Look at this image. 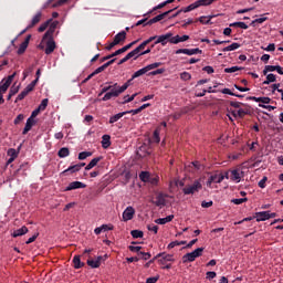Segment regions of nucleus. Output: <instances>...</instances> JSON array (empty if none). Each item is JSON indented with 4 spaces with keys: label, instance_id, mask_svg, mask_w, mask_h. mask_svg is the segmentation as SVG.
Returning <instances> with one entry per match:
<instances>
[{
    "label": "nucleus",
    "instance_id": "423d86ee",
    "mask_svg": "<svg viewBox=\"0 0 283 283\" xmlns=\"http://www.w3.org/2000/svg\"><path fill=\"white\" fill-rule=\"evenodd\" d=\"M200 189H202V184H200V180H196L192 185L184 188V193L185 196H191V193H196Z\"/></svg>",
    "mask_w": 283,
    "mask_h": 283
},
{
    "label": "nucleus",
    "instance_id": "0e129e2a",
    "mask_svg": "<svg viewBox=\"0 0 283 283\" xmlns=\"http://www.w3.org/2000/svg\"><path fill=\"white\" fill-rule=\"evenodd\" d=\"M269 18L264 17V15H261V18L259 19H255L252 21V25L255 24V23H264V21H266Z\"/></svg>",
    "mask_w": 283,
    "mask_h": 283
},
{
    "label": "nucleus",
    "instance_id": "680f3d73",
    "mask_svg": "<svg viewBox=\"0 0 283 283\" xmlns=\"http://www.w3.org/2000/svg\"><path fill=\"white\" fill-rule=\"evenodd\" d=\"M247 198H240V199H232L231 202H233V205H242L244 202H247Z\"/></svg>",
    "mask_w": 283,
    "mask_h": 283
},
{
    "label": "nucleus",
    "instance_id": "7ed1b4c3",
    "mask_svg": "<svg viewBox=\"0 0 283 283\" xmlns=\"http://www.w3.org/2000/svg\"><path fill=\"white\" fill-rule=\"evenodd\" d=\"M242 178H244V172L239 169H232L229 170L228 172H226V179L227 180H231L232 182H235L238 185V182H241Z\"/></svg>",
    "mask_w": 283,
    "mask_h": 283
},
{
    "label": "nucleus",
    "instance_id": "de8ad7c7",
    "mask_svg": "<svg viewBox=\"0 0 283 283\" xmlns=\"http://www.w3.org/2000/svg\"><path fill=\"white\" fill-rule=\"evenodd\" d=\"M136 96H138V93H135V94H133L132 96L125 95L123 103H124V104H125V103H132V101H134V99L136 98Z\"/></svg>",
    "mask_w": 283,
    "mask_h": 283
},
{
    "label": "nucleus",
    "instance_id": "774afa93",
    "mask_svg": "<svg viewBox=\"0 0 283 283\" xmlns=\"http://www.w3.org/2000/svg\"><path fill=\"white\" fill-rule=\"evenodd\" d=\"M156 282H158V276L148 277L146 280V283H156Z\"/></svg>",
    "mask_w": 283,
    "mask_h": 283
},
{
    "label": "nucleus",
    "instance_id": "6e6552de",
    "mask_svg": "<svg viewBox=\"0 0 283 283\" xmlns=\"http://www.w3.org/2000/svg\"><path fill=\"white\" fill-rule=\"evenodd\" d=\"M134 216H136V209H134L132 206H128L124 210L122 218L124 222H129V220H134Z\"/></svg>",
    "mask_w": 283,
    "mask_h": 283
},
{
    "label": "nucleus",
    "instance_id": "6ab92c4d",
    "mask_svg": "<svg viewBox=\"0 0 283 283\" xmlns=\"http://www.w3.org/2000/svg\"><path fill=\"white\" fill-rule=\"evenodd\" d=\"M34 125H36V120L33 119L32 117H29L27 119V123H25L22 134H24V135L28 134V132H30V129H32V127H34Z\"/></svg>",
    "mask_w": 283,
    "mask_h": 283
},
{
    "label": "nucleus",
    "instance_id": "a19ab883",
    "mask_svg": "<svg viewBox=\"0 0 283 283\" xmlns=\"http://www.w3.org/2000/svg\"><path fill=\"white\" fill-rule=\"evenodd\" d=\"M198 9V3L195 1L193 3H191L190 6L180 9V12H191L192 10Z\"/></svg>",
    "mask_w": 283,
    "mask_h": 283
},
{
    "label": "nucleus",
    "instance_id": "37998d69",
    "mask_svg": "<svg viewBox=\"0 0 283 283\" xmlns=\"http://www.w3.org/2000/svg\"><path fill=\"white\" fill-rule=\"evenodd\" d=\"M216 0H197V8H200L202 6H211Z\"/></svg>",
    "mask_w": 283,
    "mask_h": 283
},
{
    "label": "nucleus",
    "instance_id": "6e6d98bb",
    "mask_svg": "<svg viewBox=\"0 0 283 283\" xmlns=\"http://www.w3.org/2000/svg\"><path fill=\"white\" fill-rule=\"evenodd\" d=\"M48 98L42 99L41 104L39 105L38 109H40V112H44V109L48 107Z\"/></svg>",
    "mask_w": 283,
    "mask_h": 283
},
{
    "label": "nucleus",
    "instance_id": "a211bd4d",
    "mask_svg": "<svg viewBox=\"0 0 283 283\" xmlns=\"http://www.w3.org/2000/svg\"><path fill=\"white\" fill-rule=\"evenodd\" d=\"M150 151H149V146L147 145H142L139 147V149L137 150V155L139 156V158H145V156H149Z\"/></svg>",
    "mask_w": 283,
    "mask_h": 283
},
{
    "label": "nucleus",
    "instance_id": "f8f14e48",
    "mask_svg": "<svg viewBox=\"0 0 283 283\" xmlns=\"http://www.w3.org/2000/svg\"><path fill=\"white\" fill-rule=\"evenodd\" d=\"M269 72H277V74L283 76V69L280 65H265V67L263 70L264 76H266V74H269Z\"/></svg>",
    "mask_w": 283,
    "mask_h": 283
},
{
    "label": "nucleus",
    "instance_id": "58836bf2",
    "mask_svg": "<svg viewBox=\"0 0 283 283\" xmlns=\"http://www.w3.org/2000/svg\"><path fill=\"white\" fill-rule=\"evenodd\" d=\"M163 128V126H159L156 128V130L154 132L153 135V140L154 143H160V129Z\"/></svg>",
    "mask_w": 283,
    "mask_h": 283
},
{
    "label": "nucleus",
    "instance_id": "a18cd8bd",
    "mask_svg": "<svg viewBox=\"0 0 283 283\" xmlns=\"http://www.w3.org/2000/svg\"><path fill=\"white\" fill-rule=\"evenodd\" d=\"M92 156V151H82L78 154V160H85Z\"/></svg>",
    "mask_w": 283,
    "mask_h": 283
},
{
    "label": "nucleus",
    "instance_id": "f03ea898",
    "mask_svg": "<svg viewBox=\"0 0 283 283\" xmlns=\"http://www.w3.org/2000/svg\"><path fill=\"white\" fill-rule=\"evenodd\" d=\"M139 180H142V182H148V185L156 187V185H158L160 180V177L158 175H151L148 171H142L139 174Z\"/></svg>",
    "mask_w": 283,
    "mask_h": 283
},
{
    "label": "nucleus",
    "instance_id": "79ce46f5",
    "mask_svg": "<svg viewBox=\"0 0 283 283\" xmlns=\"http://www.w3.org/2000/svg\"><path fill=\"white\" fill-rule=\"evenodd\" d=\"M74 269H81L83 266V262H81V256L75 255L73 259Z\"/></svg>",
    "mask_w": 283,
    "mask_h": 283
},
{
    "label": "nucleus",
    "instance_id": "dca6fc26",
    "mask_svg": "<svg viewBox=\"0 0 283 283\" xmlns=\"http://www.w3.org/2000/svg\"><path fill=\"white\" fill-rule=\"evenodd\" d=\"M185 41H189V35H172V39H170V43L172 45H178V43H185Z\"/></svg>",
    "mask_w": 283,
    "mask_h": 283
},
{
    "label": "nucleus",
    "instance_id": "c9c22d12",
    "mask_svg": "<svg viewBox=\"0 0 283 283\" xmlns=\"http://www.w3.org/2000/svg\"><path fill=\"white\" fill-rule=\"evenodd\" d=\"M59 158H67L70 156V148L63 147L57 153Z\"/></svg>",
    "mask_w": 283,
    "mask_h": 283
},
{
    "label": "nucleus",
    "instance_id": "ddd939ff",
    "mask_svg": "<svg viewBox=\"0 0 283 283\" xmlns=\"http://www.w3.org/2000/svg\"><path fill=\"white\" fill-rule=\"evenodd\" d=\"M156 258H160L158 260L159 264L165 265L167 262H174V254L159 253Z\"/></svg>",
    "mask_w": 283,
    "mask_h": 283
},
{
    "label": "nucleus",
    "instance_id": "c03bdc74",
    "mask_svg": "<svg viewBox=\"0 0 283 283\" xmlns=\"http://www.w3.org/2000/svg\"><path fill=\"white\" fill-rule=\"evenodd\" d=\"M67 171H70L71 174H76V171H81V166H78V164L71 166L66 170H64L65 174H67Z\"/></svg>",
    "mask_w": 283,
    "mask_h": 283
},
{
    "label": "nucleus",
    "instance_id": "13d9d810",
    "mask_svg": "<svg viewBox=\"0 0 283 283\" xmlns=\"http://www.w3.org/2000/svg\"><path fill=\"white\" fill-rule=\"evenodd\" d=\"M170 12H174V9L168 10V11L161 13V14L156 15L157 21H163V19H165L167 17V14H169Z\"/></svg>",
    "mask_w": 283,
    "mask_h": 283
},
{
    "label": "nucleus",
    "instance_id": "338daca9",
    "mask_svg": "<svg viewBox=\"0 0 283 283\" xmlns=\"http://www.w3.org/2000/svg\"><path fill=\"white\" fill-rule=\"evenodd\" d=\"M23 118H25V116L23 114H19L14 119V125H19V123H21Z\"/></svg>",
    "mask_w": 283,
    "mask_h": 283
},
{
    "label": "nucleus",
    "instance_id": "1a4fd4ad",
    "mask_svg": "<svg viewBox=\"0 0 283 283\" xmlns=\"http://www.w3.org/2000/svg\"><path fill=\"white\" fill-rule=\"evenodd\" d=\"M172 36H174V33L171 32L159 35L155 41V45H158V43H160L161 45H167V43H171Z\"/></svg>",
    "mask_w": 283,
    "mask_h": 283
},
{
    "label": "nucleus",
    "instance_id": "393cba45",
    "mask_svg": "<svg viewBox=\"0 0 283 283\" xmlns=\"http://www.w3.org/2000/svg\"><path fill=\"white\" fill-rule=\"evenodd\" d=\"M147 45H149V43L147 42V40H145L139 46H137L136 49L133 50L136 59H138V56H140V51L145 50V48H147Z\"/></svg>",
    "mask_w": 283,
    "mask_h": 283
},
{
    "label": "nucleus",
    "instance_id": "b1692460",
    "mask_svg": "<svg viewBox=\"0 0 283 283\" xmlns=\"http://www.w3.org/2000/svg\"><path fill=\"white\" fill-rule=\"evenodd\" d=\"M42 13L39 11L31 20V23L27 27V30H30V28H34L36 23L41 21Z\"/></svg>",
    "mask_w": 283,
    "mask_h": 283
},
{
    "label": "nucleus",
    "instance_id": "2f4dec72",
    "mask_svg": "<svg viewBox=\"0 0 283 283\" xmlns=\"http://www.w3.org/2000/svg\"><path fill=\"white\" fill-rule=\"evenodd\" d=\"M240 49V43L233 42L232 44L226 46L222 49V52H233L235 50Z\"/></svg>",
    "mask_w": 283,
    "mask_h": 283
},
{
    "label": "nucleus",
    "instance_id": "bf43d9fd",
    "mask_svg": "<svg viewBox=\"0 0 283 283\" xmlns=\"http://www.w3.org/2000/svg\"><path fill=\"white\" fill-rule=\"evenodd\" d=\"M105 70H107V64H103L102 66L97 67L93 74H101V72H105Z\"/></svg>",
    "mask_w": 283,
    "mask_h": 283
},
{
    "label": "nucleus",
    "instance_id": "f3484780",
    "mask_svg": "<svg viewBox=\"0 0 283 283\" xmlns=\"http://www.w3.org/2000/svg\"><path fill=\"white\" fill-rule=\"evenodd\" d=\"M103 260V256H97L95 259H90L87 260V264L88 266H91V269H98V266H101V261Z\"/></svg>",
    "mask_w": 283,
    "mask_h": 283
},
{
    "label": "nucleus",
    "instance_id": "0eeeda50",
    "mask_svg": "<svg viewBox=\"0 0 283 283\" xmlns=\"http://www.w3.org/2000/svg\"><path fill=\"white\" fill-rule=\"evenodd\" d=\"M224 178H227V174H214L212 176L209 177L208 181H207V187L211 188V185H213V182L216 185H220V182H222V180H224Z\"/></svg>",
    "mask_w": 283,
    "mask_h": 283
},
{
    "label": "nucleus",
    "instance_id": "052dcab7",
    "mask_svg": "<svg viewBox=\"0 0 283 283\" xmlns=\"http://www.w3.org/2000/svg\"><path fill=\"white\" fill-rule=\"evenodd\" d=\"M158 74H165V69H157L149 73L150 76H158Z\"/></svg>",
    "mask_w": 283,
    "mask_h": 283
},
{
    "label": "nucleus",
    "instance_id": "2eb2a0df",
    "mask_svg": "<svg viewBox=\"0 0 283 283\" xmlns=\"http://www.w3.org/2000/svg\"><path fill=\"white\" fill-rule=\"evenodd\" d=\"M56 50V42H54V39L49 38L46 41V48L44 50L45 54H52Z\"/></svg>",
    "mask_w": 283,
    "mask_h": 283
},
{
    "label": "nucleus",
    "instance_id": "4468645a",
    "mask_svg": "<svg viewBox=\"0 0 283 283\" xmlns=\"http://www.w3.org/2000/svg\"><path fill=\"white\" fill-rule=\"evenodd\" d=\"M87 185L81 182V181H72L69 184V186L65 188V191H74V189H85Z\"/></svg>",
    "mask_w": 283,
    "mask_h": 283
},
{
    "label": "nucleus",
    "instance_id": "9d476101",
    "mask_svg": "<svg viewBox=\"0 0 283 283\" xmlns=\"http://www.w3.org/2000/svg\"><path fill=\"white\" fill-rule=\"evenodd\" d=\"M57 27H59V21H53L51 23L49 30L43 35L42 43H45V41H48V38H52Z\"/></svg>",
    "mask_w": 283,
    "mask_h": 283
},
{
    "label": "nucleus",
    "instance_id": "9b49d317",
    "mask_svg": "<svg viewBox=\"0 0 283 283\" xmlns=\"http://www.w3.org/2000/svg\"><path fill=\"white\" fill-rule=\"evenodd\" d=\"M175 54H187L188 56H193V54H202L200 49H178Z\"/></svg>",
    "mask_w": 283,
    "mask_h": 283
},
{
    "label": "nucleus",
    "instance_id": "4be33fe9",
    "mask_svg": "<svg viewBox=\"0 0 283 283\" xmlns=\"http://www.w3.org/2000/svg\"><path fill=\"white\" fill-rule=\"evenodd\" d=\"M126 36H127V33L125 31L117 33L113 40V45H118V43H122V41H125Z\"/></svg>",
    "mask_w": 283,
    "mask_h": 283
},
{
    "label": "nucleus",
    "instance_id": "5fc2aeb1",
    "mask_svg": "<svg viewBox=\"0 0 283 283\" xmlns=\"http://www.w3.org/2000/svg\"><path fill=\"white\" fill-rule=\"evenodd\" d=\"M160 65H163V62H155L146 65V67H148V72H150V70H156V67H160Z\"/></svg>",
    "mask_w": 283,
    "mask_h": 283
},
{
    "label": "nucleus",
    "instance_id": "603ef678",
    "mask_svg": "<svg viewBox=\"0 0 283 283\" xmlns=\"http://www.w3.org/2000/svg\"><path fill=\"white\" fill-rule=\"evenodd\" d=\"M181 81H191V73L189 72H182L180 73Z\"/></svg>",
    "mask_w": 283,
    "mask_h": 283
},
{
    "label": "nucleus",
    "instance_id": "c85d7f7f",
    "mask_svg": "<svg viewBox=\"0 0 283 283\" xmlns=\"http://www.w3.org/2000/svg\"><path fill=\"white\" fill-rule=\"evenodd\" d=\"M171 220H174V214H169L168 217L156 219L155 222L156 224H167V222H171Z\"/></svg>",
    "mask_w": 283,
    "mask_h": 283
},
{
    "label": "nucleus",
    "instance_id": "e433bc0d",
    "mask_svg": "<svg viewBox=\"0 0 283 283\" xmlns=\"http://www.w3.org/2000/svg\"><path fill=\"white\" fill-rule=\"evenodd\" d=\"M233 118H243V116H247V111L240 108L239 111L232 112Z\"/></svg>",
    "mask_w": 283,
    "mask_h": 283
},
{
    "label": "nucleus",
    "instance_id": "8fccbe9b",
    "mask_svg": "<svg viewBox=\"0 0 283 283\" xmlns=\"http://www.w3.org/2000/svg\"><path fill=\"white\" fill-rule=\"evenodd\" d=\"M130 235H132L133 238H135V239H138V238H143L144 233H143V231H140V230H133V231L130 232Z\"/></svg>",
    "mask_w": 283,
    "mask_h": 283
},
{
    "label": "nucleus",
    "instance_id": "aec40b11",
    "mask_svg": "<svg viewBox=\"0 0 283 283\" xmlns=\"http://www.w3.org/2000/svg\"><path fill=\"white\" fill-rule=\"evenodd\" d=\"M254 218L256 222H264L269 220V211L256 212Z\"/></svg>",
    "mask_w": 283,
    "mask_h": 283
},
{
    "label": "nucleus",
    "instance_id": "5701e85b",
    "mask_svg": "<svg viewBox=\"0 0 283 283\" xmlns=\"http://www.w3.org/2000/svg\"><path fill=\"white\" fill-rule=\"evenodd\" d=\"M101 160H103V157L93 158L90 161V164L85 167V171H90L91 169H94V167H96L98 163H101Z\"/></svg>",
    "mask_w": 283,
    "mask_h": 283
},
{
    "label": "nucleus",
    "instance_id": "cd10ccee",
    "mask_svg": "<svg viewBox=\"0 0 283 283\" xmlns=\"http://www.w3.org/2000/svg\"><path fill=\"white\" fill-rule=\"evenodd\" d=\"M147 72H149V69H148L147 66H145V67H143V69L136 71V72L133 74L130 81H134V78H138V76H143L144 74H147Z\"/></svg>",
    "mask_w": 283,
    "mask_h": 283
},
{
    "label": "nucleus",
    "instance_id": "e2e57ef3",
    "mask_svg": "<svg viewBox=\"0 0 283 283\" xmlns=\"http://www.w3.org/2000/svg\"><path fill=\"white\" fill-rule=\"evenodd\" d=\"M101 228H102V231H114L113 224H102Z\"/></svg>",
    "mask_w": 283,
    "mask_h": 283
},
{
    "label": "nucleus",
    "instance_id": "f257e3e1",
    "mask_svg": "<svg viewBox=\"0 0 283 283\" xmlns=\"http://www.w3.org/2000/svg\"><path fill=\"white\" fill-rule=\"evenodd\" d=\"M129 85H132V80H128L124 85L118 86V83H115L112 88L103 96L102 101H112V98H118L123 92H125Z\"/></svg>",
    "mask_w": 283,
    "mask_h": 283
},
{
    "label": "nucleus",
    "instance_id": "f704fd0d",
    "mask_svg": "<svg viewBox=\"0 0 283 283\" xmlns=\"http://www.w3.org/2000/svg\"><path fill=\"white\" fill-rule=\"evenodd\" d=\"M211 19H213V15H202L198 19V22L202 23L203 25H209V23H211Z\"/></svg>",
    "mask_w": 283,
    "mask_h": 283
},
{
    "label": "nucleus",
    "instance_id": "49530a36",
    "mask_svg": "<svg viewBox=\"0 0 283 283\" xmlns=\"http://www.w3.org/2000/svg\"><path fill=\"white\" fill-rule=\"evenodd\" d=\"M224 72H226V74H233L235 72H240V67H238V66L227 67V69H224Z\"/></svg>",
    "mask_w": 283,
    "mask_h": 283
},
{
    "label": "nucleus",
    "instance_id": "4c0bfd02",
    "mask_svg": "<svg viewBox=\"0 0 283 283\" xmlns=\"http://www.w3.org/2000/svg\"><path fill=\"white\" fill-rule=\"evenodd\" d=\"M230 28H241V30H249V25L244 22L230 23Z\"/></svg>",
    "mask_w": 283,
    "mask_h": 283
},
{
    "label": "nucleus",
    "instance_id": "7c9ffc66",
    "mask_svg": "<svg viewBox=\"0 0 283 283\" xmlns=\"http://www.w3.org/2000/svg\"><path fill=\"white\" fill-rule=\"evenodd\" d=\"M126 114H127V112H122V113L111 116V118H109L111 125H113V123H118V120H120V118H123V116H125Z\"/></svg>",
    "mask_w": 283,
    "mask_h": 283
},
{
    "label": "nucleus",
    "instance_id": "864d4df0",
    "mask_svg": "<svg viewBox=\"0 0 283 283\" xmlns=\"http://www.w3.org/2000/svg\"><path fill=\"white\" fill-rule=\"evenodd\" d=\"M8 156H10V158L17 159V157L19 156V153L17 151V149L10 148L8 150Z\"/></svg>",
    "mask_w": 283,
    "mask_h": 283
},
{
    "label": "nucleus",
    "instance_id": "09e8293b",
    "mask_svg": "<svg viewBox=\"0 0 283 283\" xmlns=\"http://www.w3.org/2000/svg\"><path fill=\"white\" fill-rule=\"evenodd\" d=\"M52 22V20H49L44 23H42L39 29H38V32H45V30H48V25H50V23Z\"/></svg>",
    "mask_w": 283,
    "mask_h": 283
},
{
    "label": "nucleus",
    "instance_id": "39448f33",
    "mask_svg": "<svg viewBox=\"0 0 283 283\" xmlns=\"http://www.w3.org/2000/svg\"><path fill=\"white\" fill-rule=\"evenodd\" d=\"M14 76H17V73H13L12 75H9L0 82V94L3 96L6 92L10 88V85H12V82L14 81Z\"/></svg>",
    "mask_w": 283,
    "mask_h": 283
},
{
    "label": "nucleus",
    "instance_id": "a878e982",
    "mask_svg": "<svg viewBox=\"0 0 283 283\" xmlns=\"http://www.w3.org/2000/svg\"><path fill=\"white\" fill-rule=\"evenodd\" d=\"M28 227L23 226L22 228L15 230L13 233H12V238H19L21 235H25V233H28Z\"/></svg>",
    "mask_w": 283,
    "mask_h": 283
},
{
    "label": "nucleus",
    "instance_id": "412c9836",
    "mask_svg": "<svg viewBox=\"0 0 283 283\" xmlns=\"http://www.w3.org/2000/svg\"><path fill=\"white\" fill-rule=\"evenodd\" d=\"M167 197L163 193L157 195L156 200H155V205L156 207H165V205H167Z\"/></svg>",
    "mask_w": 283,
    "mask_h": 283
},
{
    "label": "nucleus",
    "instance_id": "72a5a7b5",
    "mask_svg": "<svg viewBox=\"0 0 283 283\" xmlns=\"http://www.w3.org/2000/svg\"><path fill=\"white\" fill-rule=\"evenodd\" d=\"M109 140H111L109 135H103V137H102V147L104 149H107V147H109L112 145V143Z\"/></svg>",
    "mask_w": 283,
    "mask_h": 283
},
{
    "label": "nucleus",
    "instance_id": "69168bd1",
    "mask_svg": "<svg viewBox=\"0 0 283 283\" xmlns=\"http://www.w3.org/2000/svg\"><path fill=\"white\" fill-rule=\"evenodd\" d=\"M148 231H153V233H158V226L156 224H148Z\"/></svg>",
    "mask_w": 283,
    "mask_h": 283
},
{
    "label": "nucleus",
    "instance_id": "20e7f679",
    "mask_svg": "<svg viewBox=\"0 0 283 283\" xmlns=\"http://www.w3.org/2000/svg\"><path fill=\"white\" fill-rule=\"evenodd\" d=\"M203 251L205 248H197L195 251L185 254L182 256L184 264H187V262H196V259L200 258Z\"/></svg>",
    "mask_w": 283,
    "mask_h": 283
},
{
    "label": "nucleus",
    "instance_id": "3c124183",
    "mask_svg": "<svg viewBox=\"0 0 283 283\" xmlns=\"http://www.w3.org/2000/svg\"><path fill=\"white\" fill-rule=\"evenodd\" d=\"M28 50V42H22L18 49V54H23Z\"/></svg>",
    "mask_w": 283,
    "mask_h": 283
},
{
    "label": "nucleus",
    "instance_id": "bb28decb",
    "mask_svg": "<svg viewBox=\"0 0 283 283\" xmlns=\"http://www.w3.org/2000/svg\"><path fill=\"white\" fill-rule=\"evenodd\" d=\"M32 92V86H27L17 97L15 101H23Z\"/></svg>",
    "mask_w": 283,
    "mask_h": 283
},
{
    "label": "nucleus",
    "instance_id": "c756f323",
    "mask_svg": "<svg viewBox=\"0 0 283 283\" xmlns=\"http://www.w3.org/2000/svg\"><path fill=\"white\" fill-rule=\"evenodd\" d=\"M252 101H255L259 105H269L271 103L270 97H252Z\"/></svg>",
    "mask_w": 283,
    "mask_h": 283
},
{
    "label": "nucleus",
    "instance_id": "473e14b6",
    "mask_svg": "<svg viewBox=\"0 0 283 283\" xmlns=\"http://www.w3.org/2000/svg\"><path fill=\"white\" fill-rule=\"evenodd\" d=\"M277 81V77L275 76V74L270 73L266 75V80L263 82V85H269L271 83H275Z\"/></svg>",
    "mask_w": 283,
    "mask_h": 283
},
{
    "label": "nucleus",
    "instance_id": "ea45409f",
    "mask_svg": "<svg viewBox=\"0 0 283 283\" xmlns=\"http://www.w3.org/2000/svg\"><path fill=\"white\" fill-rule=\"evenodd\" d=\"M129 59H137L134 51H130L124 59H122L119 61V65H123V63H127V61H129Z\"/></svg>",
    "mask_w": 283,
    "mask_h": 283
},
{
    "label": "nucleus",
    "instance_id": "4d7b16f0",
    "mask_svg": "<svg viewBox=\"0 0 283 283\" xmlns=\"http://www.w3.org/2000/svg\"><path fill=\"white\" fill-rule=\"evenodd\" d=\"M19 90H20V86L17 84H13L9 92L11 93V96H14L15 94L19 93Z\"/></svg>",
    "mask_w": 283,
    "mask_h": 283
}]
</instances>
